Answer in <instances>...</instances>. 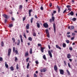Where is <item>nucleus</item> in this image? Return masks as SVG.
Listing matches in <instances>:
<instances>
[{"label":"nucleus","instance_id":"0eeeda50","mask_svg":"<svg viewBox=\"0 0 77 77\" xmlns=\"http://www.w3.org/2000/svg\"><path fill=\"white\" fill-rule=\"evenodd\" d=\"M71 15V16H72L74 15V12L73 11H71L69 13L67 14V15L68 16H69V15Z\"/></svg>","mask_w":77,"mask_h":77},{"label":"nucleus","instance_id":"c756f323","mask_svg":"<svg viewBox=\"0 0 77 77\" xmlns=\"http://www.w3.org/2000/svg\"><path fill=\"white\" fill-rule=\"evenodd\" d=\"M29 53L30 54H32V48H30Z\"/></svg>","mask_w":77,"mask_h":77},{"label":"nucleus","instance_id":"f704fd0d","mask_svg":"<svg viewBox=\"0 0 77 77\" xmlns=\"http://www.w3.org/2000/svg\"><path fill=\"white\" fill-rule=\"evenodd\" d=\"M41 51H42V53H44V49L42 48H41Z\"/></svg>","mask_w":77,"mask_h":77},{"label":"nucleus","instance_id":"6e6552de","mask_svg":"<svg viewBox=\"0 0 77 77\" xmlns=\"http://www.w3.org/2000/svg\"><path fill=\"white\" fill-rule=\"evenodd\" d=\"M54 70H55V71H56V72H57V67L56 65H55L54 66Z\"/></svg>","mask_w":77,"mask_h":77},{"label":"nucleus","instance_id":"e433bc0d","mask_svg":"<svg viewBox=\"0 0 77 77\" xmlns=\"http://www.w3.org/2000/svg\"><path fill=\"white\" fill-rule=\"evenodd\" d=\"M29 57L27 58L26 59V62H28L29 61Z\"/></svg>","mask_w":77,"mask_h":77},{"label":"nucleus","instance_id":"58836bf2","mask_svg":"<svg viewBox=\"0 0 77 77\" xmlns=\"http://www.w3.org/2000/svg\"><path fill=\"white\" fill-rule=\"evenodd\" d=\"M38 47H42V45H41V44H38Z\"/></svg>","mask_w":77,"mask_h":77},{"label":"nucleus","instance_id":"a211bd4d","mask_svg":"<svg viewBox=\"0 0 77 77\" xmlns=\"http://www.w3.org/2000/svg\"><path fill=\"white\" fill-rule=\"evenodd\" d=\"M29 56V53H28V52H27L26 53H25L24 56L25 57H26V56Z\"/></svg>","mask_w":77,"mask_h":77},{"label":"nucleus","instance_id":"9d476101","mask_svg":"<svg viewBox=\"0 0 77 77\" xmlns=\"http://www.w3.org/2000/svg\"><path fill=\"white\" fill-rule=\"evenodd\" d=\"M48 53L50 57H52V54H51V51H48Z\"/></svg>","mask_w":77,"mask_h":77},{"label":"nucleus","instance_id":"13d9d810","mask_svg":"<svg viewBox=\"0 0 77 77\" xmlns=\"http://www.w3.org/2000/svg\"><path fill=\"white\" fill-rule=\"evenodd\" d=\"M34 77H37V75L35 74H34Z\"/></svg>","mask_w":77,"mask_h":77},{"label":"nucleus","instance_id":"0e129e2a","mask_svg":"<svg viewBox=\"0 0 77 77\" xmlns=\"http://www.w3.org/2000/svg\"><path fill=\"white\" fill-rule=\"evenodd\" d=\"M20 41H21V42H22V43L23 42V38L20 39Z\"/></svg>","mask_w":77,"mask_h":77},{"label":"nucleus","instance_id":"c9c22d12","mask_svg":"<svg viewBox=\"0 0 77 77\" xmlns=\"http://www.w3.org/2000/svg\"><path fill=\"white\" fill-rule=\"evenodd\" d=\"M16 69H18L19 67H18V64H17L16 65Z\"/></svg>","mask_w":77,"mask_h":77},{"label":"nucleus","instance_id":"052dcab7","mask_svg":"<svg viewBox=\"0 0 77 77\" xmlns=\"http://www.w3.org/2000/svg\"><path fill=\"white\" fill-rule=\"evenodd\" d=\"M67 36L68 37V38H70L71 37V35H67Z\"/></svg>","mask_w":77,"mask_h":77},{"label":"nucleus","instance_id":"412c9836","mask_svg":"<svg viewBox=\"0 0 77 77\" xmlns=\"http://www.w3.org/2000/svg\"><path fill=\"white\" fill-rule=\"evenodd\" d=\"M57 8L58 10V13H59V12H60V7L59 6H57Z\"/></svg>","mask_w":77,"mask_h":77},{"label":"nucleus","instance_id":"f257e3e1","mask_svg":"<svg viewBox=\"0 0 77 77\" xmlns=\"http://www.w3.org/2000/svg\"><path fill=\"white\" fill-rule=\"evenodd\" d=\"M45 32L46 34L47 35V36L49 38H50V34H49V31H48V29H46L45 30Z\"/></svg>","mask_w":77,"mask_h":77},{"label":"nucleus","instance_id":"cd10ccee","mask_svg":"<svg viewBox=\"0 0 77 77\" xmlns=\"http://www.w3.org/2000/svg\"><path fill=\"white\" fill-rule=\"evenodd\" d=\"M10 69L11 70V71H14V67L13 66H11L10 68Z\"/></svg>","mask_w":77,"mask_h":77},{"label":"nucleus","instance_id":"a18cd8bd","mask_svg":"<svg viewBox=\"0 0 77 77\" xmlns=\"http://www.w3.org/2000/svg\"><path fill=\"white\" fill-rule=\"evenodd\" d=\"M25 20H26V17H23V21H25Z\"/></svg>","mask_w":77,"mask_h":77},{"label":"nucleus","instance_id":"4be33fe9","mask_svg":"<svg viewBox=\"0 0 77 77\" xmlns=\"http://www.w3.org/2000/svg\"><path fill=\"white\" fill-rule=\"evenodd\" d=\"M20 39L18 40V42L17 43V45H20Z\"/></svg>","mask_w":77,"mask_h":77},{"label":"nucleus","instance_id":"7c9ffc66","mask_svg":"<svg viewBox=\"0 0 77 77\" xmlns=\"http://www.w3.org/2000/svg\"><path fill=\"white\" fill-rule=\"evenodd\" d=\"M43 57L45 60H46V57H45V55H44L43 56Z\"/></svg>","mask_w":77,"mask_h":77},{"label":"nucleus","instance_id":"ddd939ff","mask_svg":"<svg viewBox=\"0 0 77 77\" xmlns=\"http://www.w3.org/2000/svg\"><path fill=\"white\" fill-rule=\"evenodd\" d=\"M5 66L6 68H8L9 66H8V65L7 64V62H6L5 63Z\"/></svg>","mask_w":77,"mask_h":77},{"label":"nucleus","instance_id":"8fccbe9b","mask_svg":"<svg viewBox=\"0 0 77 77\" xmlns=\"http://www.w3.org/2000/svg\"><path fill=\"white\" fill-rule=\"evenodd\" d=\"M35 63H36V65H38V63H38V61H35Z\"/></svg>","mask_w":77,"mask_h":77},{"label":"nucleus","instance_id":"774afa93","mask_svg":"<svg viewBox=\"0 0 77 77\" xmlns=\"http://www.w3.org/2000/svg\"><path fill=\"white\" fill-rule=\"evenodd\" d=\"M52 19H50V23H51L52 22Z\"/></svg>","mask_w":77,"mask_h":77},{"label":"nucleus","instance_id":"b1692460","mask_svg":"<svg viewBox=\"0 0 77 77\" xmlns=\"http://www.w3.org/2000/svg\"><path fill=\"white\" fill-rule=\"evenodd\" d=\"M22 8H23V5H20L19 9L20 10L22 9Z\"/></svg>","mask_w":77,"mask_h":77},{"label":"nucleus","instance_id":"6e6d98bb","mask_svg":"<svg viewBox=\"0 0 77 77\" xmlns=\"http://www.w3.org/2000/svg\"><path fill=\"white\" fill-rule=\"evenodd\" d=\"M68 66L69 68H71V66L70 65V64L69 63H68Z\"/></svg>","mask_w":77,"mask_h":77},{"label":"nucleus","instance_id":"1a4fd4ad","mask_svg":"<svg viewBox=\"0 0 77 77\" xmlns=\"http://www.w3.org/2000/svg\"><path fill=\"white\" fill-rule=\"evenodd\" d=\"M33 12V10L32 9H29V16L30 17L31 16V12Z\"/></svg>","mask_w":77,"mask_h":77},{"label":"nucleus","instance_id":"393cba45","mask_svg":"<svg viewBox=\"0 0 77 77\" xmlns=\"http://www.w3.org/2000/svg\"><path fill=\"white\" fill-rule=\"evenodd\" d=\"M29 66H30V65L29 64V63H28L26 66L27 69H29Z\"/></svg>","mask_w":77,"mask_h":77},{"label":"nucleus","instance_id":"5701e85b","mask_svg":"<svg viewBox=\"0 0 77 77\" xmlns=\"http://www.w3.org/2000/svg\"><path fill=\"white\" fill-rule=\"evenodd\" d=\"M1 47H3L4 46V42H1Z\"/></svg>","mask_w":77,"mask_h":77},{"label":"nucleus","instance_id":"3c124183","mask_svg":"<svg viewBox=\"0 0 77 77\" xmlns=\"http://www.w3.org/2000/svg\"><path fill=\"white\" fill-rule=\"evenodd\" d=\"M69 50L70 51H72V47H70L69 48Z\"/></svg>","mask_w":77,"mask_h":77},{"label":"nucleus","instance_id":"49530a36","mask_svg":"<svg viewBox=\"0 0 77 77\" xmlns=\"http://www.w3.org/2000/svg\"><path fill=\"white\" fill-rule=\"evenodd\" d=\"M7 21H8V20H7V19H5L4 20V23H6Z\"/></svg>","mask_w":77,"mask_h":77},{"label":"nucleus","instance_id":"2eb2a0df","mask_svg":"<svg viewBox=\"0 0 77 77\" xmlns=\"http://www.w3.org/2000/svg\"><path fill=\"white\" fill-rule=\"evenodd\" d=\"M43 71L44 72H45L46 71H47V69L45 68H43L42 69Z\"/></svg>","mask_w":77,"mask_h":77},{"label":"nucleus","instance_id":"4468645a","mask_svg":"<svg viewBox=\"0 0 77 77\" xmlns=\"http://www.w3.org/2000/svg\"><path fill=\"white\" fill-rule=\"evenodd\" d=\"M67 57L68 58V59H69V58H71V54H68L67 56Z\"/></svg>","mask_w":77,"mask_h":77},{"label":"nucleus","instance_id":"4d7b16f0","mask_svg":"<svg viewBox=\"0 0 77 77\" xmlns=\"http://www.w3.org/2000/svg\"><path fill=\"white\" fill-rule=\"evenodd\" d=\"M23 36L24 37V38H26V34H24L23 35Z\"/></svg>","mask_w":77,"mask_h":77},{"label":"nucleus","instance_id":"c85d7f7f","mask_svg":"<svg viewBox=\"0 0 77 77\" xmlns=\"http://www.w3.org/2000/svg\"><path fill=\"white\" fill-rule=\"evenodd\" d=\"M33 18L32 17L30 19L31 23H33Z\"/></svg>","mask_w":77,"mask_h":77},{"label":"nucleus","instance_id":"69168bd1","mask_svg":"<svg viewBox=\"0 0 77 77\" xmlns=\"http://www.w3.org/2000/svg\"><path fill=\"white\" fill-rule=\"evenodd\" d=\"M56 11H54L53 12V14H56Z\"/></svg>","mask_w":77,"mask_h":77},{"label":"nucleus","instance_id":"423d86ee","mask_svg":"<svg viewBox=\"0 0 77 77\" xmlns=\"http://www.w3.org/2000/svg\"><path fill=\"white\" fill-rule=\"evenodd\" d=\"M11 49L9 48L8 50V55L9 56L11 55Z\"/></svg>","mask_w":77,"mask_h":77},{"label":"nucleus","instance_id":"2f4dec72","mask_svg":"<svg viewBox=\"0 0 77 77\" xmlns=\"http://www.w3.org/2000/svg\"><path fill=\"white\" fill-rule=\"evenodd\" d=\"M66 72H67V73H68V75H70V72H69V71H68V70H66Z\"/></svg>","mask_w":77,"mask_h":77},{"label":"nucleus","instance_id":"a878e982","mask_svg":"<svg viewBox=\"0 0 77 77\" xmlns=\"http://www.w3.org/2000/svg\"><path fill=\"white\" fill-rule=\"evenodd\" d=\"M63 47H64L65 48V47H66V44L65 43H63Z\"/></svg>","mask_w":77,"mask_h":77},{"label":"nucleus","instance_id":"79ce46f5","mask_svg":"<svg viewBox=\"0 0 77 77\" xmlns=\"http://www.w3.org/2000/svg\"><path fill=\"white\" fill-rule=\"evenodd\" d=\"M66 7L67 8H69L71 7V5H68L66 6Z\"/></svg>","mask_w":77,"mask_h":77},{"label":"nucleus","instance_id":"72a5a7b5","mask_svg":"<svg viewBox=\"0 0 77 77\" xmlns=\"http://www.w3.org/2000/svg\"><path fill=\"white\" fill-rule=\"evenodd\" d=\"M13 26V24H10L9 25V27H12Z\"/></svg>","mask_w":77,"mask_h":77},{"label":"nucleus","instance_id":"f03ea898","mask_svg":"<svg viewBox=\"0 0 77 77\" xmlns=\"http://www.w3.org/2000/svg\"><path fill=\"white\" fill-rule=\"evenodd\" d=\"M13 51L14 53H15H15L16 54H17L18 53V50H15V47H13Z\"/></svg>","mask_w":77,"mask_h":77},{"label":"nucleus","instance_id":"09e8293b","mask_svg":"<svg viewBox=\"0 0 77 77\" xmlns=\"http://www.w3.org/2000/svg\"><path fill=\"white\" fill-rule=\"evenodd\" d=\"M17 60H18V59H17V58L16 57H15V61H17Z\"/></svg>","mask_w":77,"mask_h":77},{"label":"nucleus","instance_id":"7ed1b4c3","mask_svg":"<svg viewBox=\"0 0 77 77\" xmlns=\"http://www.w3.org/2000/svg\"><path fill=\"white\" fill-rule=\"evenodd\" d=\"M68 29H70V30H72L74 29V26H69L68 27Z\"/></svg>","mask_w":77,"mask_h":77},{"label":"nucleus","instance_id":"dca6fc26","mask_svg":"<svg viewBox=\"0 0 77 77\" xmlns=\"http://www.w3.org/2000/svg\"><path fill=\"white\" fill-rule=\"evenodd\" d=\"M29 24H27L26 26V29H29Z\"/></svg>","mask_w":77,"mask_h":77},{"label":"nucleus","instance_id":"20e7f679","mask_svg":"<svg viewBox=\"0 0 77 77\" xmlns=\"http://www.w3.org/2000/svg\"><path fill=\"white\" fill-rule=\"evenodd\" d=\"M59 71L60 74L63 75L64 74V71L62 69H60Z\"/></svg>","mask_w":77,"mask_h":77},{"label":"nucleus","instance_id":"473e14b6","mask_svg":"<svg viewBox=\"0 0 77 77\" xmlns=\"http://www.w3.org/2000/svg\"><path fill=\"white\" fill-rule=\"evenodd\" d=\"M12 40L13 41L14 43L15 42V39L14 38H12Z\"/></svg>","mask_w":77,"mask_h":77},{"label":"nucleus","instance_id":"f8f14e48","mask_svg":"<svg viewBox=\"0 0 77 77\" xmlns=\"http://www.w3.org/2000/svg\"><path fill=\"white\" fill-rule=\"evenodd\" d=\"M3 17H4L6 19H8V15L6 14H4L2 15Z\"/></svg>","mask_w":77,"mask_h":77},{"label":"nucleus","instance_id":"de8ad7c7","mask_svg":"<svg viewBox=\"0 0 77 77\" xmlns=\"http://www.w3.org/2000/svg\"><path fill=\"white\" fill-rule=\"evenodd\" d=\"M63 62L65 65H66V61H64Z\"/></svg>","mask_w":77,"mask_h":77},{"label":"nucleus","instance_id":"ea45409f","mask_svg":"<svg viewBox=\"0 0 77 77\" xmlns=\"http://www.w3.org/2000/svg\"><path fill=\"white\" fill-rule=\"evenodd\" d=\"M66 42H67V44H69V41L68 40H66Z\"/></svg>","mask_w":77,"mask_h":77},{"label":"nucleus","instance_id":"5fc2aeb1","mask_svg":"<svg viewBox=\"0 0 77 77\" xmlns=\"http://www.w3.org/2000/svg\"><path fill=\"white\" fill-rule=\"evenodd\" d=\"M11 20H12V21H14L15 19H14V17H12L11 18Z\"/></svg>","mask_w":77,"mask_h":77},{"label":"nucleus","instance_id":"aec40b11","mask_svg":"<svg viewBox=\"0 0 77 77\" xmlns=\"http://www.w3.org/2000/svg\"><path fill=\"white\" fill-rule=\"evenodd\" d=\"M71 20L72 21H76V20H77V19L75 17H74Z\"/></svg>","mask_w":77,"mask_h":77},{"label":"nucleus","instance_id":"603ef678","mask_svg":"<svg viewBox=\"0 0 77 77\" xmlns=\"http://www.w3.org/2000/svg\"><path fill=\"white\" fill-rule=\"evenodd\" d=\"M72 36H75V33H72Z\"/></svg>","mask_w":77,"mask_h":77},{"label":"nucleus","instance_id":"9b49d317","mask_svg":"<svg viewBox=\"0 0 77 77\" xmlns=\"http://www.w3.org/2000/svg\"><path fill=\"white\" fill-rule=\"evenodd\" d=\"M53 27L54 31V33H56V27H55V23H53Z\"/></svg>","mask_w":77,"mask_h":77},{"label":"nucleus","instance_id":"bf43d9fd","mask_svg":"<svg viewBox=\"0 0 77 77\" xmlns=\"http://www.w3.org/2000/svg\"><path fill=\"white\" fill-rule=\"evenodd\" d=\"M66 9L63 11V14H64L65 12H66Z\"/></svg>","mask_w":77,"mask_h":77},{"label":"nucleus","instance_id":"a19ab883","mask_svg":"<svg viewBox=\"0 0 77 77\" xmlns=\"http://www.w3.org/2000/svg\"><path fill=\"white\" fill-rule=\"evenodd\" d=\"M33 36H36V34L35 32H34L33 34Z\"/></svg>","mask_w":77,"mask_h":77},{"label":"nucleus","instance_id":"4c0bfd02","mask_svg":"<svg viewBox=\"0 0 77 77\" xmlns=\"http://www.w3.org/2000/svg\"><path fill=\"white\" fill-rule=\"evenodd\" d=\"M0 61L1 62L3 61V58L2 57H0Z\"/></svg>","mask_w":77,"mask_h":77},{"label":"nucleus","instance_id":"c03bdc74","mask_svg":"<svg viewBox=\"0 0 77 77\" xmlns=\"http://www.w3.org/2000/svg\"><path fill=\"white\" fill-rule=\"evenodd\" d=\"M40 9H41L42 11L44 9V8H43V7L41 6L40 8Z\"/></svg>","mask_w":77,"mask_h":77},{"label":"nucleus","instance_id":"bb28decb","mask_svg":"<svg viewBox=\"0 0 77 77\" xmlns=\"http://www.w3.org/2000/svg\"><path fill=\"white\" fill-rule=\"evenodd\" d=\"M28 40L30 41H32V38L31 37H29L28 38Z\"/></svg>","mask_w":77,"mask_h":77},{"label":"nucleus","instance_id":"680f3d73","mask_svg":"<svg viewBox=\"0 0 77 77\" xmlns=\"http://www.w3.org/2000/svg\"><path fill=\"white\" fill-rule=\"evenodd\" d=\"M74 39V37H73L71 38V40H73Z\"/></svg>","mask_w":77,"mask_h":77},{"label":"nucleus","instance_id":"6ab92c4d","mask_svg":"<svg viewBox=\"0 0 77 77\" xmlns=\"http://www.w3.org/2000/svg\"><path fill=\"white\" fill-rule=\"evenodd\" d=\"M56 47L57 48H58V49H59L60 50H61V48L59 47V46H58V45H56Z\"/></svg>","mask_w":77,"mask_h":77},{"label":"nucleus","instance_id":"e2e57ef3","mask_svg":"<svg viewBox=\"0 0 77 77\" xmlns=\"http://www.w3.org/2000/svg\"><path fill=\"white\" fill-rule=\"evenodd\" d=\"M20 39H23V38H22V36L21 35H20Z\"/></svg>","mask_w":77,"mask_h":77},{"label":"nucleus","instance_id":"39448f33","mask_svg":"<svg viewBox=\"0 0 77 77\" xmlns=\"http://www.w3.org/2000/svg\"><path fill=\"white\" fill-rule=\"evenodd\" d=\"M43 26L45 28H47L48 27V25L47 23H45L43 24Z\"/></svg>","mask_w":77,"mask_h":77},{"label":"nucleus","instance_id":"37998d69","mask_svg":"<svg viewBox=\"0 0 77 77\" xmlns=\"http://www.w3.org/2000/svg\"><path fill=\"white\" fill-rule=\"evenodd\" d=\"M52 20H53V21H54V16L52 17Z\"/></svg>","mask_w":77,"mask_h":77},{"label":"nucleus","instance_id":"338daca9","mask_svg":"<svg viewBox=\"0 0 77 77\" xmlns=\"http://www.w3.org/2000/svg\"><path fill=\"white\" fill-rule=\"evenodd\" d=\"M35 18H38V17H37L36 15H35Z\"/></svg>","mask_w":77,"mask_h":77},{"label":"nucleus","instance_id":"f3484780","mask_svg":"<svg viewBox=\"0 0 77 77\" xmlns=\"http://www.w3.org/2000/svg\"><path fill=\"white\" fill-rule=\"evenodd\" d=\"M37 26L38 28H39L40 27V24H39V23H36Z\"/></svg>","mask_w":77,"mask_h":77},{"label":"nucleus","instance_id":"864d4df0","mask_svg":"<svg viewBox=\"0 0 77 77\" xmlns=\"http://www.w3.org/2000/svg\"><path fill=\"white\" fill-rule=\"evenodd\" d=\"M49 6L50 7H51L52 6V3H50L49 4Z\"/></svg>","mask_w":77,"mask_h":77}]
</instances>
